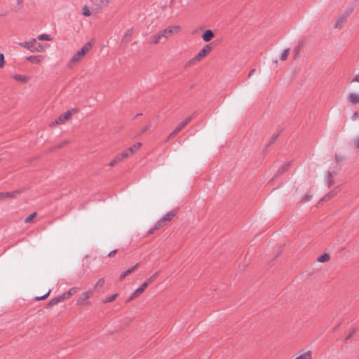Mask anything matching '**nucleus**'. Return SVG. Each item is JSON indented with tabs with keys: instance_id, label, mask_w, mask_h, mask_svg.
<instances>
[{
	"instance_id": "obj_1",
	"label": "nucleus",
	"mask_w": 359,
	"mask_h": 359,
	"mask_svg": "<svg viewBox=\"0 0 359 359\" xmlns=\"http://www.w3.org/2000/svg\"><path fill=\"white\" fill-rule=\"evenodd\" d=\"M92 48V43L88 42L82 46L72 57L71 62L75 64L81 61L85 54L88 52Z\"/></svg>"
},
{
	"instance_id": "obj_2",
	"label": "nucleus",
	"mask_w": 359,
	"mask_h": 359,
	"mask_svg": "<svg viewBox=\"0 0 359 359\" xmlns=\"http://www.w3.org/2000/svg\"><path fill=\"white\" fill-rule=\"evenodd\" d=\"M111 0H90L92 13H97L102 8L108 7Z\"/></svg>"
},
{
	"instance_id": "obj_3",
	"label": "nucleus",
	"mask_w": 359,
	"mask_h": 359,
	"mask_svg": "<svg viewBox=\"0 0 359 359\" xmlns=\"http://www.w3.org/2000/svg\"><path fill=\"white\" fill-rule=\"evenodd\" d=\"M213 46L212 43L206 44L203 46V48L196 55L189 63L200 61L203 57H204L207 54H208L211 50L212 49Z\"/></svg>"
},
{
	"instance_id": "obj_4",
	"label": "nucleus",
	"mask_w": 359,
	"mask_h": 359,
	"mask_svg": "<svg viewBox=\"0 0 359 359\" xmlns=\"http://www.w3.org/2000/svg\"><path fill=\"white\" fill-rule=\"evenodd\" d=\"M180 29V27L179 25H172L160 32L163 38L168 39L171 37L174 34H177Z\"/></svg>"
},
{
	"instance_id": "obj_5",
	"label": "nucleus",
	"mask_w": 359,
	"mask_h": 359,
	"mask_svg": "<svg viewBox=\"0 0 359 359\" xmlns=\"http://www.w3.org/2000/svg\"><path fill=\"white\" fill-rule=\"evenodd\" d=\"M93 290H88L87 291L83 292L80 296L79 298L77 300V304L85 306L88 305L89 304L88 302H86V300L93 294Z\"/></svg>"
},
{
	"instance_id": "obj_6",
	"label": "nucleus",
	"mask_w": 359,
	"mask_h": 359,
	"mask_svg": "<svg viewBox=\"0 0 359 359\" xmlns=\"http://www.w3.org/2000/svg\"><path fill=\"white\" fill-rule=\"evenodd\" d=\"M72 116V111L70 110H68L67 111H66L65 114H61L60 116H59L55 120L54 122L52 123V125H55V124H60V123H65L66 121H67L68 119H69V118L71 117Z\"/></svg>"
},
{
	"instance_id": "obj_7",
	"label": "nucleus",
	"mask_w": 359,
	"mask_h": 359,
	"mask_svg": "<svg viewBox=\"0 0 359 359\" xmlns=\"http://www.w3.org/2000/svg\"><path fill=\"white\" fill-rule=\"evenodd\" d=\"M36 44V39H31L20 43V46L34 53V48Z\"/></svg>"
},
{
	"instance_id": "obj_8",
	"label": "nucleus",
	"mask_w": 359,
	"mask_h": 359,
	"mask_svg": "<svg viewBox=\"0 0 359 359\" xmlns=\"http://www.w3.org/2000/svg\"><path fill=\"white\" fill-rule=\"evenodd\" d=\"M190 118L188 117L185 120L182 121L176 128L170 134L169 138L177 135L180 130L190 121Z\"/></svg>"
},
{
	"instance_id": "obj_9",
	"label": "nucleus",
	"mask_w": 359,
	"mask_h": 359,
	"mask_svg": "<svg viewBox=\"0 0 359 359\" xmlns=\"http://www.w3.org/2000/svg\"><path fill=\"white\" fill-rule=\"evenodd\" d=\"M348 15L349 13L346 12L345 13L340 15L336 20L334 27L337 29H341L342 27L343 24L346 21Z\"/></svg>"
},
{
	"instance_id": "obj_10",
	"label": "nucleus",
	"mask_w": 359,
	"mask_h": 359,
	"mask_svg": "<svg viewBox=\"0 0 359 359\" xmlns=\"http://www.w3.org/2000/svg\"><path fill=\"white\" fill-rule=\"evenodd\" d=\"M177 212V209L172 210L171 211L167 212L165 215L162 217V221H163L165 224L168 222L171 221L174 217L176 215Z\"/></svg>"
},
{
	"instance_id": "obj_11",
	"label": "nucleus",
	"mask_w": 359,
	"mask_h": 359,
	"mask_svg": "<svg viewBox=\"0 0 359 359\" xmlns=\"http://www.w3.org/2000/svg\"><path fill=\"white\" fill-rule=\"evenodd\" d=\"M44 59V56L38 55H29L26 57V60L31 62L33 64H39Z\"/></svg>"
},
{
	"instance_id": "obj_12",
	"label": "nucleus",
	"mask_w": 359,
	"mask_h": 359,
	"mask_svg": "<svg viewBox=\"0 0 359 359\" xmlns=\"http://www.w3.org/2000/svg\"><path fill=\"white\" fill-rule=\"evenodd\" d=\"M20 194V191H14L11 192H0V198H15L18 194Z\"/></svg>"
},
{
	"instance_id": "obj_13",
	"label": "nucleus",
	"mask_w": 359,
	"mask_h": 359,
	"mask_svg": "<svg viewBox=\"0 0 359 359\" xmlns=\"http://www.w3.org/2000/svg\"><path fill=\"white\" fill-rule=\"evenodd\" d=\"M214 36L213 32L211 29L205 30L201 36L202 39L205 41H210Z\"/></svg>"
},
{
	"instance_id": "obj_14",
	"label": "nucleus",
	"mask_w": 359,
	"mask_h": 359,
	"mask_svg": "<svg viewBox=\"0 0 359 359\" xmlns=\"http://www.w3.org/2000/svg\"><path fill=\"white\" fill-rule=\"evenodd\" d=\"M133 34V28L128 29L124 34L123 37L121 39V43H127L130 40V37Z\"/></svg>"
},
{
	"instance_id": "obj_15",
	"label": "nucleus",
	"mask_w": 359,
	"mask_h": 359,
	"mask_svg": "<svg viewBox=\"0 0 359 359\" xmlns=\"http://www.w3.org/2000/svg\"><path fill=\"white\" fill-rule=\"evenodd\" d=\"M138 266H139V264H136L135 265H134L131 268H130L128 270L123 271L120 275V277H119L120 280L121 281L123 280L126 276H128V275L130 274L131 273H133Z\"/></svg>"
},
{
	"instance_id": "obj_16",
	"label": "nucleus",
	"mask_w": 359,
	"mask_h": 359,
	"mask_svg": "<svg viewBox=\"0 0 359 359\" xmlns=\"http://www.w3.org/2000/svg\"><path fill=\"white\" fill-rule=\"evenodd\" d=\"M77 292V288L75 287H71L67 292L62 293L60 296L64 300L69 299L71 296Z\"/></svg>"
},
{
	"instance_id": "obj_17",
	"label": "nucleus",
	"mask_w": 359,
	"mask_h": 359,
	"mask_svg": "<svg viewBox=\"0 0 359 359\" xmlns=\"http://www.w3.org/2000/svg\"><path fill=\"white\" fill-rule=\"evenodd\" d=\"M163 38L161 32H158V33H156V34H154L150 39V41H149V44H157L160 41L161 39Z\"/></svg>"
},
{
	"instance_id": "obj_18",
	"label": "nucleus",
	"mask_w": 359,
	"mask_h": 359,
	"mask_svg": "<svg viewBox=\"0 0 359 359\" xmlns=\"http://www.w3.org/2000/svg\"><path fill=\"white\" fill-rule=\"evenodd\" d=\"M62 301H63V299H62L61 296H60V295H59V296H57V297H54V298L51 299L49 301V302L47 304V306H47L48 308H50V307H51V306H54V305L57 304L58 303H60V302H62Z\"/></svg>"
},
{
	"instance_id": "obj_19",
	"label": "nucleus",
	"mask_w": 359,
	"mask_h": 359,
	"mask_svg": "<svg viewBox=\"0 0 359 359\" xmlns=\"http://www.w3.org/2000/svg\"><path fill=\"white\" fill-rule=\"evenodd\" d=\"M12 78L20 83H26L29 80L27 76L21 74H14L12 76Z\"/></svg>"
},
{
	"instance_id": "obj_20",
	"label": "nucleus",
	"mask_w": 359,
	"mask_h": 359,
	"mask_svg": "<svg viewBox=\"0 0 359 359\" xmlns=\"http://www.w3.org/2000/svg\"><path fill=\"white\" fill-rule=\"evenodd\" d=\"M348 101L352 104H356L359 102V95L355 93H350Z\"/></svg>"
},
{
	"instance_id": "obj_21",
	"label": "nucleus",
	"mask_w": 359,
	"mask_h": 359,
	"mask_svg": "<svg viewBox=\"0 0 359 359\" xmlns=\"http://www.w3.org/2000/svg\"><path fill=\"white\" fill-rule=\"evenodd\" d=\"M131 149H127L118 155L121 161L133 155L131 154Z\"/></svg>"
},
{
	"instance_id": "obj_22",
	"label": "nucleus",
	"mask_w": 359,
	"mask_h": 359,
	"mask_svg": "<svg viewBox=\"0 0 359 359\" xmlns=\"http://www.w3.org/2000/svg\"><path fill=\"white\" fill-rule=\"evenodd\" d=\"M147 283H143L137 289L135 290V294H137L139 296L143 292V291L147 287Z\"/></svg>"
},
{
	"instance_id": "obj_23",
	"label": "nucleus",
	"mask_w": 359,
	"mask_h": 359,
	"mask_svg": "<svg viewBox=\"0 0 359 359\" xmlns=\"http://www.w3.org/2000/svg\"><path fill=\"white\" fill-rule=\"evenodd\" d=\"M45 51V47L41 43L36 41V44L34 48V52L41 53Z\"/></svg>"
},
{
	"instance_id": "obj_24",
	"label": "nucleus",
	"mask_w": 359,
	"mask_h": 359,
	"mask_svg": "<svg viewBox=\"0 0 359 359\" xmlns=\"http://www.w3.org/2000/svg\"><path fill=\"white\" fill-rule=\"evenodd\" d=\"M37 39L39 40H41V41H51L53 38L49 34H39L37 36Z\"/></svg>"
},
{
	"instance_id": "obj_25",
	"label": "nucleus",
	"mask_w": 359,
	"mask_h": 359,
	"mask_svg": "<svg viewBox=\"0 0 359 359\" xmlns=\"http://www.w3.org/2000/svg\"><path fill=\"white\" fill-rule=\"evenodd\" d=\"M329 259H330V256L327 254H326V253L320 255L317 258V261L319 262H327Z\"/></svg>"
},
{
	"instance_id": "obj_26",
	"label": "nucleus",
	"mask_w": 359,
	"mask_h": 359,
	"mask_svg": "<svg viewBox=\"0 0 359 359\" xmlns=\"http://www.w3.org/2000/svg\"><path fill=\"white\" fill-rule=\"evenodd\" d=\"M290 163H285L281 166V168L278 170L277 175H281L283 172H286L290 167Z\"/></svg>"
},
{
	"instance_id": "obj_27",
	"label": "nucleus",
	"mask_w": 359,
	"mask_h": 359,
	"mask_svg": "<svg viewBox=\"0 0 359 359\" xmlns=\"http://www.w3.org/2000/svg\"><path fill=\"white\" fill-rule=\"evenodd\" d=\"M117 296H118V294H111V295L107 297L105 299H104L102 301V302L104 303V304L111 302H113L114 300L116 299Z\"/></svg>"
},
{
	"instance_id": "obj_28",
	"label": "nucleus",
	"mask_w": 359,
	"mask_h": 359,
	"mask_svg": "<svg viewBox=\"0 0 359 359\" xmlns=\"http://www.w3.org/2000/svg\"><path fill=\"white\" fill-rule=\"evenodd\" d=\"M290 48H287L283 50V52L281 54L280 60H285L289 55L290 53Z\"/></svg>"
},
{
	"instance_id": "obj_29",
	"label": "nucleus",
	"mask_w": 359,
	"mask_h": 359,
	"mask_svg": "<svg viewBox=\"0 0 359 359\" xmlns=\"http://www.w3.org/2000/svg\"><path fill=\"white\" fill-rule=\"evenodd\" d=\"M142 146V143L137 142L133 145L132 147H129L128 149H131V154H133L137 149H140V147Z\"/></svg>"
},
{
	"instance_id": "obj_30",
	"label": "nucleus",
	"mask_w": 359,
	"mask_h": 359,
	"mask_svg": "<svg viewBox=\"0 0 359 359\" xmlns=\"http://www.w3.org/2000/svg\"><path fill=\"white\" fill-rule=\"evenodd\" d=\"M92 13V11L90 12L89 8H88L87 6H84L82 7V14L85 16H89L90 15V13Z\"/></svg>"
},
{
	"instance_id": "obj_31",
	"label": "nucleus",
	"mask_w": 359,
	"mask_h": 359,
	"mask_svg": "<svg viewBox=\"0 0 359 359\" xmlns=\"http://www.w3.org/2000/svg\"><path fill=\"white\" fill-rule=\"evenodd\" d=\"M165 224H165L163 221H162V219H159V220H158V221L156 222V223L154 224V229H159V228H161V227H162V226H165Z\"/></svg>"
},
{
	"instance_id": "obj_32",
	"label": "nucleus",
	"mask_w": 359,
	"mask_h": 359,
	"mask_svg": "<svg viewBox=\"0 0 359 359\" xmlns=\"http://www.w3.org/2000/svg\"><path fill=\"white\" fill-rule=\"evenodd\" d=\"M122 161L121 158L119 157V156H116L110 163H109V165L110 166H114V165H116V163H119Z\"/></svg>"
},
{
	"instance_id": "obj_33",
	"label": "nucleus",
	"mask_w": 359,
	"mask_h": 359,
	"mask_svg": "<svg viewBox=\"0 0 359 359\" xmlns=\"http://www.w3.org/2000/svg\"><path fill=\"white\" fill-rule=\"evenodd\" d=\"M158 276V272L154 273L151 277H149L144 283H147V285L151 283L157 276Z\"/></svg>"
},
{
	"instance_id": "obj_34",
	"label": "nucleus",
	"mask_w": 359,
	"mask_h": 359,
	"mask_svg": "<svg viewBox=\"0 0 359 359\" xmlns=\"http://www.w3.org/2000/svg\"><path fill=\"white\" fill-rule=\"evenodd\" d=\"M36 212H33V213L30 214L29 216H27L25 219V223L30 222L34 219V217L36 216Z\"/></svg>"
},
{
	"instance_id": "obj_35",
	"label": "nucleus",
	"mask_w": 359,
	"mask_h": 359,
	"mask_svg": "<svg viewBox=\"0 0 359 359\" xmlns=\"http://www.w3.org/2000/svg\"><path fill=\"white\" fill-rule=\"evenodd\" d=\"M104 278H100L96 283V284L95 285V287H102L104 285Z\"/></svg>"
},
{
	"instance_id": "obj_36",
	"label": "nucleus",
	"mask_w": 359,
	"mask_h": 359,
	"mask_svg": "<svg viewBox=\"0 0 359 359\" xmlns=\"http://www.w3.org/2000/svg\"><path fill=\"white\" fill-rule=\"evenodd\" d=\"M336 192L334 191H330V193H328L325 197H324V200L326 201V200H328L330 199V198H332L333 196L336 195Z\"/></svg>"
},
{
	"instance_id": "obj_37",
	"label": "nucleus",
	"mask_w": 359,
	"mask_h": 359,
	"mask_svg": "<svg viewBox=\"0 0 359 359\" xmlns=\"http://www.w3.org/2000/svg\"><path fill=\"white\" fill-rule=\"evenodd\" d=\"M50 292V290H49L45 294H43L42 296H40V297H35V299L36 300L44 299H46L49 295Z\"/></svg>"
},
{
	"instance_id": "obj_38",
	"label": "nucleus",
	"mask_w": 359,
	"mask_h": 359,
	"mask_svg": "<svg viewBox=\"0 0 359 359\" xmlns=\"http://www.w3.org/2000/svg\"><path fill=\"white\" fill-rule=\"evenodd\" d=\"M69 143V141L67 140H65L63 142H62L61 143H60L59 144H57V146H55L54 147V149H60L62 148L63 146Z\"/></svg>"
},
{
	"instance_id": "obj_39",
	"label": "nucleus",
	"mask_w": 359,
	"mask_h": 359,
	"mask_svg": "<svg viewBox=\"0 0 359 359\" xmlns=\"http://www.w3.org/2000/svg\"><path fill=\"white\" fill-rule=\"evenodd\" d=\"M4 66V55L3 53H0V68H2Z\"/></svg>"
},
{
	"instance_id": "obj_40",
	"label": "nucleus",
	"mask_w": 359,
	"mask_h": 359,
	"mask_svg": "<svg viewBox=\"0 0 359 359\" xmlns=\"http://www.w3.org/2000/svg\"><path fill=\"white\" fill-rule=\"evenodd\" d=\"M139 295L137 294H135V292L134 291V292L131 294V296L128 299L127 302L132 301L133 299L137 297Z\"/></svg>"
},
{
	"instance_id": "obj_41",
	"label": "nucleus",
	"mask_w": 359,
	"mask_h": 359,
	"mask_svg": "<svg viewBox=\"0 0 359 359\" xmlns=\"http://www.w3.org/2000/svg\"><path fill=\"white\" fill-rule=\"evenodd\" d=\"M139 295L137 294H135V292L134 291V292L131 294V296L128 299L127 302L132 301L133 299L137 297Z\"/></svg>"
},
{
	"instance_id": "obj_42",
	"label": "nucleus",
	"mask_w": 359,
	"mask_h": 359,
	"mask_svg": "<svg viewBox=\"0 0 359 359\" xmlns=\"http://www.w3.org/2000/svg\"><path fill=\"white\" fill-rule=\"evenodd\" d=\"M334 181L332 180V176L330 173H329V177H328V187H330L333 184Z\"/></svg>"
},
{
	"instance_id": "obj_43",
	"label": "nucleus",
	"mask_w": 359,
	"mask_h": 359,
	"mask_svg": "<svg viewBox=\"0 0 359 359\" xmlns=\"http://www.w3.org/2000/svg\"><path fill=\"white\" fill-rule=\"evenodd\" d=\"M352 82H359V74H357L353 77Z\"/></svg>"
},
{
	"instance_id": "obj_44",
	"label": "nucleus",
	"mask_w": 359,
	"mask_h": 359,
	"mask_svg": "<svg viewBox=\"0 0 359 359\" xmlns=\"http://www.w3.org/2000/svg\"><path fill=\"white\" fill-rule=\"evenodd\" d=\"M156 230H157L156 229H154V226L153 227H151L147 232L148 234H152Z\"/></svg>"
},
{
	"instance_id": "obj_45",
	"label": "nucleus",
	"mask_w": 359,
	"mask_h": 359,
	"mask_svg": "<svg viewBox=\"0 0 359 359\" xmlns=\"http://www.w3.org/2000/svg\"><path fill=\"white\" fill-rule=\"evenodd\" d=\"M116 252V250H114L112 251H111L109 254H108V257H112L115 253Z\"/></svg>"
},
{
	"instance_id": "obj_46",
	"label": "nucleus",
	"mask_w": 359,
	"mask_h": 359,
	"mask_svg": "<svg viewBox=\"0 0 359 359\" xmlns=\"http://www.w3.org/2000/svg\"><path fill=\"white\" fill-rule=\"evenodd\" d=\"M310 198H311V196H309L308 194H306V195L304 196V201H309V200H310Z\"/></svg>"
},
{
	"instance_id": "obj_47",
	"label": "nucleus",
	"mask_w": 359,
	"mask_h": 359,
	"mask_svg": "<svg viewBox=\"0 0 359 359\" xmlns=\"http://www.w3.org/2000/svg\"><path fill=\"white\" fill-rule=\"evenodd\" d=\"M255 69H253L250 70V72H249V74H248V77H250L251 76H252V75H253V74L255 73Z\"/></svg>"
},
{
	"instance_id": "obj_48",
	"label": "nucleus",
	"mask_w": 359,
	"mask_h": 359,
	"mask_svg": "<svg viewBox=\"0 0 359 359\" xmlns=\"http://www.w3.org/2000/svg\"><path fill=\"white\" fill-rule=\"evenodd\" d=\"M299 49H300V46H298L295 48V50H295L296 55H298Z\"/></svg>"
},
{
	"instance_id": "obj_49",
	"label": "nucleus",
	"mask_w": 359,
	"mask_h": 359,
	"mask_svg": "<svg viewBox=\"0 0 359 359\" xmlns=\"http://www.w3.org/2000/svg\"><path fill=\"white\" fill-rule=\"evenodd\" d=\"M358 117V113L357 112H354L353 115V118H356Z\"/></svg>"
},
{
	"instance_id": "obj_50",
	"label": "nucleus",
	"mask_w": 359,
	"mask_h": 359,
	"mask_svg": "<svg viewBox=\"0 0 359 359\" xmlns=\"http://www.w3.org/2000/svg\"><path fill=\"white\" fill-rule=\"evenodd\" d=\"M7 13H8L7 12H4V13H1V14H0V16H1H1H5V15H7Z\"/></svg>"
},
{
	"instance_id": "obj_51",
	"label": "nucleus",
	"mask_w": 359,
	"mask_h": 359,
	"mask_svg": "<svg viewBox=\"0 0 359 359\" xmlns=\"http://www.w3.org/2000/svg\"><path fill=\"white\" fill-rule=\"evenodd\" d=\"M22 2V0H17V4H20Z\"/></svg>"
},
{
	"instance_id": "obj_52",
	"label": "nucleus",
	"mask_w": 359,
	"mask_h": 359,
	"mask_svg": "<svg viewBox=\"0 0 359 359\" xmlns=\"http://www.w3.org/2000/svg\"><path fill=\"white\" fill-rule=\"evenodd\" d=\"M336 159H337V161H339V157L336 156Z\"/></svg>"
}]
</instances>
